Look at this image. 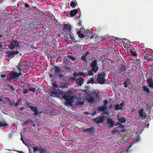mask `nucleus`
Instances as JSON below:
<instances>
[{
    "label": "nucleus",
    "instance_id": "nucleus-57",
    "mask_svg": "<svg viewBox=\"0 0 153 153\" xmlns=\"http://www.w3.org/2000/svg\"><path fill=\"white\" fill-rule=\"evenodd\" d=\"M1 76L2 78H5V77H7V76L4 74H1Z\"/></svg>",
    "mask_w": 153,
    "mask_h": 153
},
{
    "label": "nucleus",
    "instance_id": "nucleus-9",
    "mask_svg": "<svg viewBox=\"0 0 153 153\" xmlns=\"http://www.w3.org/2000/svg\"><path fill=\"white\" fill-rule=\"evenodd\" d=\"M105 117L104 116H102L101 117L98 116L95 118L93 119V121L97 124H99L100 123H103L104 120H105Z\"/></svg>",
    "mask_w": 153,
    "mask_h": 153
},
{
    "label": "nucleus",
    "instance_id": "nucleus-59",
    "mask_svg": "<svg viewBox=\"0 0 153 153\" xmlns=\"http://www.w3.org/2000/svg\"><path fill=\"white\" fill-rule=\"evenodd\" d=\"M73 75L75 77L78 76V73H77L76 72H75L74 73Z\"/></svg>",
    "mask_w": 153,
    "mask_h": 153
},
{
    "label": "nucleus",
    "instance_id": "nucleus-44",
    "mask_svg": "<svg viewBox=\"0 0 153 153\" xmlns=\"http://www.w3.org/2000/svg\"><path fill=\"white\" fill-rule=\"evenodd\" d=\"M93 72V71L92 70L91 71H88V75H93L94 74Z\"/></svg>",
    "mask_w": 153,
    "mask_h": 153
},
{
    "label": "nucleus",
    "instance_id": "nucleus-8",
    "mask_svg": "<svg viewBox=\"0 0 153 153\" xmlns=\"http://www.w3.org/2000/svg\"><path fill=\"white\" fill-rule=\"evenodd\" d=\"M72 27L70 24H65L63 25L62 27V30L65 32H71Z\"/></svg>",
    "mask_w": 153,
    "mask_h": 153
},
{
    "label": "nucleus",
    "instance_id": "nucleus-32",
    "mask_svg": "<svg viewBox=\"0 0 153 153\" xmlns=\"http://www.w3.org/2000/svg\"><path fill=\"white\" fill-rule=\"evenodd\" d=\"M117 120L118 122L121 123H125L126 122V119L124 117H121L120 118H117Z\"/></svg>",
    "mask_w": 153,
    "mask_h": 153
},
{
    "label": "nucleus",
    "instance_id": "nucleus-36",
    "mask_svg": "<svg viewBox=\"0 0 153 153\" xmlns=\"http://www.w3.org/2000/svg\"><path fill=\"white\" fill-rule=\"evenodd\" d=\"M67 57L73 61H75L76 60V59L75 58L73 57L71 55H68Z\"/></svg>",
    "mask_w": 153,
    "mask_h": 153
},
{
    "label": "nucleus",
    "instance_id": "nucleus-64",
    "mask_svg": "<svg viewBox=\"0 0 153 153\" xmlns=\"http://www.w3.org/2000/svg\"><path fill=\"white\" fill-rule=\"evenodd\" d=\"M120 123L119 122H117L116 123V124H115V126H118V125H120Z\"/></svg>",
    "mask_w": 153,
    "mask_h": 153
},
{
    "label": "nucleus",
    "instance_id": "nucleus-54",
    "mask_svg": "<svg viewBox=\"0 0 153 153\" xmlns=\"http://www.w3.org/2000/svg\"><path fill=\"white\" fill-rule=\"evenodd\" d=\"M79 76H83V72H79L78 73Z\"/></svg>",
    "mask_w": 153,
    "mask_h": 153
},
{
    "label": "nucleus",
    "instance_id": "nucleus-62",
    "mask_svg": "<svg viewBox=\"0 0 153 153\" xmlns=\"http://www.w3.org/2000/svg\"><path fill=\"white\" fill-rule=\"evenodd\" d=\"M83 76L84 77H85L86 75H88V73L86 72H83Z\"/></svg>",
    "mask_w": 153,
    "mask_h": 153
},
{
    "label": "nucleus",
    "instance_id": "nucleus-30",
    "mask_svg": "<svg viewBox=\"0 0 153 153\" xmlns=\"http://www.w3.org/2000/svg\"><path fill=\"white\" fill-rule=\"evenodd\" d=\"M69 36H70V38L74 42L76 43L77 42V40H75L74 38V35L73 34V33L72 32H70L69 33Z\"/></svg>",
    "mask_w": 153,
    "mask_h": 153
},
{
    "label": "nucleus",
    "instance_id": "nucleus-39",
    "mask_svg": "<svg viewBox=\"0 0 153 153\" xmlns=\"http://www.w3.org/2000/svg\"><path fill=\"white\" fill-rule=\"evenodd\" d=\"M114 109L116 111L119 110H120V105L118 104H116L114 107Z\"/></svg>",
    "mask_w": 153,
    "mask_h": 153
},
{
    "label": "nucleus",
    "instance_id": "nucleus-5",
    "mask_svg": "<svg viewBox=\"0 0 153 153\" xmlns=\"http://www.w3.org/2000/svg\"><path fill=\"white\" fill-rule=\"evenodd\" d=\"M9 27L6 25L2 24L0 27V31L1 33H4L3 34L5 36H8Z\"/></svg>",
    "mask_w": 153,
    "mask_h": 153
},
{
    "label": "nucleus",
    "instance_id": "nucleus-56",
    "mask_svg": "<svg viewBox=\"0 0 153 153\" xmlns=\"http://www.w3.org/2000/svg\"><path fill=\"white\" fill-rule=\"evenodd\" d=\"M118 127H119V128H122L124 129V128L125 126L124 125H122L121 124V123L120 125V126H118Z\"/></svg>",
    "mask_w": 153,
    "mask_h": 153
},
{
    "label": "nucleus",
    "instance_id": "nucleus-6",
    "mask_svg": "<svg viewBox=\"0 0 153 153\" xmlns=\"http://www.w3.org/2000/svg\"><path fill=\"white\" fill-rule=\"evenodd\" d=\"M20 47L19 42L18 41L15 40H12L10 44L9 45V48L13 50L14 48H19Z\"/></svg>",
    "mask_w": 153,
    "mask_h": 153
},
{
    "label": "nucleus",
    "instance_id": "nucleus-14",
    "mask_svg": "<svg viewBox=\"0 0 153 153\" xmlns=\"http://www.w3.org/2000/svg\"><path fill=\"white\" fill-rule=\"evenodd\" d=\"M17 68L19 71V72H22V71L24 69L25 66L23 63L20 61L16 66Z\"/></svg>",
    "mask_w": 153,
    "mask_h": 153
},
{
    "label": "nucleus",
    "instance_id": "nucleus-24",
    "mask_svg": "<svg viewBox=\"0 0 153 153\" xmlns=\"http://www.w3.org/2000/svg\"><path fill=\"white\" fill-rule=\"evenodd\" d=\"M119 127H116L111 131V133L113 134H116L117 132L118 134L120 133V131H118Z\"/></svg>",
    "mask_w": 153,
    "mask_h": 153
},
{
    "label": "nucleus",
    "instance_id": "nucleus-60",
    "mask_svg": "<svg viewBox=\"0 0 153 153\" xmlns=\"http://www.w3.org/2000/svg\"><path fill=\"white\" fill-rule=\"evenodd\" d=\"M96 111H94L92 113H91L90 115L92 116H94L96 114Z\"/></svg>",
    "mask_w": 153,
    "mask_h": 153
},
{
    "label": "nucleus",
    "instance_id": "nucleus-19",
    "mask_svg": "<svg viewBox=\"0 0 153 153\" xmlns=\"http://www.w3.org/2000/svg\"><path fill=\"white\" fill-rule=\"evenodd\" d=\"M8 124L4 120H0V127H3L6 128Z\"/></svg>",
    "mask_w": 153,
    "mask_h": 153
},
{
    "label": "nucleus",
    "instance_id": "nucleus-61",
    "mask_svg": "<svg viewBox=\"0 0 153 153\" xmlns=\"http://www.w3.org/2000/svg\"><path fill=\"white\" fill-rule=\"evenodd\" d=\"M14 103V106L15 107H17V106L18 105H19V104L17 102H16V103Z\"/></svg>",
    "mask_w": 153,
    "mask_h": 153
},
{
    "label": "nucleus",
    "instance_id": "nucleus-33",
    "mask_svg": "<svg viewBox=\"0 0 153 153\" xmlns=\"http://www.w3.org/2000/svg\"><path fill=\"white\" fill-rule=\"evenodd\" d=\"M143 90L146 92L148 94L150 93V90L149 89L147 86H143Z\"/></svg>",
    "mask_w": 153,
    "mask_h": 153
},
{
    "label": "nucleus",
    "instance_id": "nucleus-1",
    "mask_svg": "<svg viewBox=\"0 0 153 153\" xmlns=\"http://www.w3.org/2000/svg\"><path fill=\"white\" fill-rule=\"evenodd\" d=\"M106 74V72L105 71H104L102 72H100L98 73L97 78L96 79L97 83L100 84H105Z\"/></svg>",
    "mask_w": 153,
    "mask_h": 153
},
{
    "label": "nucleus",
    "instance_id": "nucleus-12",
    "mask_svg": "<svg viewBox=\"0 0 153 153\" xmlns=\"http://www.w3.org/2000/svg\"><path fill=\"white\" fill-rule=\"evenodd\" d=\"M100 38L99 37L95 36H91L90 38V41L92 43L96 44L99 42Z\"/></svg>",
    "mask_w": 153,
    "mask_h": 153
},
{
    "label": "nucleus",
    "instance_id": "nucleus-46",
    "mask_svg": "<svg viewBox=\"0 0 153 153\" xmlns=\"http://www.w3.org/2000/svg\"><path fill=\"white\" fill-rule=\"evenodd\" d=\"M124 103L123 102H122L119 105L120 110H122L123 109V106L124 105Z\"/></svg>",
    "mask_w": 153,
    "mask_h": 153
},
{
    "label": "nucleus",
    "instance_id": "nucleus-63",
    "mask_svg": "<svg viewBox=\"0 0 153 153\" xmlns=\"http://www.w3.org/2000/svg\"><path fill=\"white\" fill-rule=\"evenodd\" d=\"M65 68H67L68 70H70L71 68L70 67H68L67 66H65Z\"/></svg>",
    "mask_w": 153,
    "mask_h": 153
},
{
    "label": "nucleus",
    "instance_id": "nucleus-29",
    "mask_svg": "<svg viewBox=\"0 0 153 153\" xmlns=\"http://www.w3.org/2000/svg\"><path fill=\"white\" fill-rule=\"evenodd\" d=\"M77 33L79 38H83L86 37V35H85V33L84 34L80 30L78 31Z\"/></svg>",
    "mask_w": 153,
    "mask_h": 153
},
{
    "label": "nucleus",
    "instance_id": "nucleus-34",
    "mask_svg": "<svg viewBox=\"0 0 153 153\" xmlns=\"http://www.w3.org/2000/svg\"><path fill=\"white\" fill-rule=\"evenodd\" d=\"M98 110L99 111H105L106 109V107L102 106H100L98 107Z\"/></svg>",
    "mask_w": 153,
    "mask_h": 153
},
{
    "label": "nucleus",
    "instance_id": "nucleus-15",
    "mask_svg": "<svg viewBox=\"0 0 153 153\" xmlns=\"http://www.w3.org/2000/svg\"><path fill=\"white\" fill-rule=\"evenodd\" d=\"M143 109L142 108H141L139 111V115L141 118V119H144L146 117V114H143Z\"/></svg>",
    "mask_w": 153,
    "mask_h": 153
},
{
    "label": "nucleus",
    "instance_id": "nucleus-21",
    "mask_svg": "<svg viewBox=\"0 0 153 153\" xmlns=\"http://www.w3.org/2000/svg\"><path fill=\"white\" fill-rule=\"evenodd\" d=\"M107 123L108 124V126L111 128L114 126V122L112 119H108L107 120Z\"/></svg>",
    "mask_w": 153,
    "mask_h": 153
},
{
    "label": "nucleus",
    "instance_id": "nucleus-45",
    "mask_svg": "<svg viewBox=\"0 0 153 153\" xmlns=\"http://www.w3.org/2000/svg\"><path fill=\"white\" fill-rule=\"evenodd\" d=\"M88 101L90 102H93L94 101V98L92 97H90L88 99Z\"/></svg>",
    "mask_w": 153,
    "mask_h": 153
},
{
    "label": "nucleus",
    "instance_id": "nucleus-26",
    "mask_svg": "<svg viewBox=\"0 0 153 153\" xmlns=\"http://www.w3.org/2000/svg\"><path fill=\"white\" fill-rule=\"evenodd\" d=\"M5 99L6 100L4 102V104H8L10 105H14V103L11 102V100L9 98L5 97Z\"/></svg>",
    "mask_w": 153,
    "mask_h": 153
},
{
    "label": "nucleus",
    "instance_id": "nucleus-4",
    "mask_svg": "<svg viewBox=\"0 0 153 153\" xmlns=\"http://www.w3.org/2000/svg\"><path fill=\"white\" fill-rule=\"evenodd\" d=\"M97 61V59H95L92 61L90 65L91 67V70L94 73H96L99 69Z\"/></svg>",
    "mask_w": 153,
    "mask_h": 153
},
{
    "label": "nucleus",
    "instance_id": "nucleus-37",
    "mask_svg": "<svg viewBox=\"0 0 153 153\" xmlns=\"http://www.w3.org/2000/svg\"><path fill=\"white\" fill-rule=\"evenodd\" d=\"M28 90L29 91H31L33 93H34L36 91V88L33 87L29 88Z\"/></svg>",
    "mask_w": 153,
    "mask_h": 153
},
{
    "label": "nucleus",
    "instance_id": "nucleus-48",
    "mask_svg": "<svg viewBox=\"0 0 153 153\" xmlns=\"http://www.w3.org/2000/svg\"><path fill=\"white\" fill-rule=\"evenodd\" d=\"M104 105H103V106L107 108V104L108 103V102L107 100H104Z\"/></svg>",
    "mask_w": 153,
    "mask_h": 153
},
{
    "label": "nucleus",
    "instance_id": "nucleus-38",
    "mask_svg": "<svg viewBox=\"0 0 153 153\" xmlns=\"http://www.w3.org/2000/svg\"><path fill=\"white\" fill-rule=\"evenodd\" d=\"M31 103L30 102H28L27 100H26L25 102V105L28 106L27 107V108L29 107L30 108V106H31Z\"/></svg>",
    "mask_w": 153,
    "mask_h": 153
},
{
    "label": "nucleus",
    "instance_id": "nucleus-11",
    "mask_svg": "<svg viewBox=\"0 0 153 153\" xmlns=\"http://www.w3.org/2000/svg\"><path fill=\"white\" fill-rule=\"evenodd\" d=\"M63 98L66 101V102H64L65 105H71L72 103L74 102V97Z\"/></svg>",
    "mask_w": 153,
    "mask_h": 153
},
{
    "label": "nucleus",
    "instance_id": "nucleus-20",
    "mask_svg": "<svg viewBox=\"0 0 153 153\" xmlns=\"http://www.w3.org/2000/svg\"><path fill=\"white\" fill-rule=\"evenodd\" d=\"M53 70H54V74L57 73L58 72H60V71H61V68L57 66H55L54 68H52L51 70V71Z\"/></svg>",
    "mask_w": 153,
    "mask_h": 153
},
{
    "label": "nucleus",
    "instance_id": "nucleus-43",
    "mask_svg": "<svg viewBox=\"0 0 153 153\" xmlns=\"http://www.w3.org/2000/svg\"><path fill=\"white\" fill-rule=\"evenodd\" d=\"M24 4H25V7H26V8L29 7V10H30L32 8L31 7H30V5H29V4L27 3H25Z\"/></svg>",
    "mask_w": 153,
    "mask_h": 153
},
{
    "label": "nucleus",
    "instance_id": "nucleus-51",
    "mask_svg": "<svg viewBox=\"0 0 153 153\" xmlns=\"http://www.w3.org/2000/svg\"><path fill=\"white\" fill-rule=\"evenodd\" d=\"M125 81L129 82V84H131V80L129 78H127L126 79H125Z\"/></svg>",
    "mask_w": 153,
    "mask_h": 153
},
{
    "label": "nucleus",
    "instance_id": "nucleus-53",
    "mask_svg": "<svg viewBox=\"0 0 153 153\" xmlns=\"http://www.w3.org/2000/svg\"><path fill=\"white\" fill-rule=\"evenodd\" d=\"M64 85L61 86V88H65L67 87V85H66V83L65 82V83H64Z\"/></svg>",
    "mask_w": 153,
    "mask_h": 153
},
{
    "label": "nucleus",
    "instance_id": "nucleus-7",
    "mask_svg": "<svg viewBox=\"0 0 153 153\" xmlns=\"http://www.w3.org/2000/svg\"><path fill=\"white\" fill-rule=\"evenodd\" d=\"M22 72H19L17 73L16 72L11 71L10 74V78L12 79H18L19 77L22 74Z\"/></svg>",
    "mask_w": 153,
    "mask_h": 153
},
{
    "label": "nucleus",
    "instance_id": "nucleus-50",
    "mask_svg": "<svg viewBox=\"0 0 153 153\" xmlns=\"http://www.w3.org/2000/svg\"><path fill=\"white\" fill-rule=\"evenodd\" d=\"M30 25H31L30 27L32 26L33 27V28L36 29L38 27L37 25L36 24L34 25L32 23L30 24Z\"/></svg>",
    "mask_w": 153,
    "mask_h": 153
},
{
    "label": "nucleus",
    "instance_id": "nucleus-13",
    "mask_svg": "<svg viewBox=\"0 0 153 153\" xmlns=\"http://www.w3.org/2000/svg\"><path fill=\"white\" fill-rule=\"evenodd\" d=\"M73 94V91L69 90L64 93V95H63V98H66L73 97V96H72Z\"/></svg>",
    "mask_w": 153,
    "mask_h": 153
},
{
    "label": "nucleus",
    "instance_id": "nucleus-41",
    "mask_svg": "<svg viewBox=\"0 0 153 153\" xmlns=\"http://www.w3.org/2000/svg\"><path fill=\"white\" fill-rule=\"evenodd\" d=\"M76 3L74 1H72L70 4V6L72 7H74L76 6Z\"/></svg>",
    "mask_w": 153,
    "mask_h": 153
},
{
    "label": "nucleus",
    "instance_id": "nucleus-40",
    "mask_svg": "<svg viewBox=\"0 0 153 153\" xmlns=\"http://www.w3.org/2000/svg\"><path fill=\"white\" fill-rule=\"evenodd\" d=\"M130 53H131V55L133 56H137V53L135 51H131Z\"/></svg>",
    "mask_w": 153,
    "mask_h": 153
},
{
    "label": "nucleus",
    "instance_id": "nucleus-55",
    "mask_svg": "<svg viewBox=\"0 0 153 153\" xmlns=\"http://www.w3.org/2000/svg\"><path fill=\"white\" fill-rule=\"evenodd\" d=\"M84 102L82 101H78L77 102V104L83 105L84 104Z\"/></svg>",
    "mask_w": 153,
    "mask_h": 153
},
{
    "label": "nucleus",
    "instance_id": "nucleus-17",
    "mask_svg": "<svg viewBox=\"0 0 153 153\" xmlns=\"http://www.w3.org/2000/svg\"><path fill=\"white\" fill-rule=\"evenodd\" d=\"M126 71V69L123 65H121L119 67V74L123 75L124 74Z\"/></svg>",
    "mask_w": 153,
    "mask_h": 153
},
{
    "label": "nucleus",
    "instance_id": "nucleus-16",
    "mask_svg": "<svg viewBox=\"0 0 153 153\" xmlns=\"http://www.w3.org/2000/svg\"><path fill=\"white\" fill-rule=\"evenodd\" d=\"M53 75L56 78H58L60 79H62L64 76V75L62 74L61 71L57 73L53 74Z\"/></svg>",
    "mask_w": 153,
    "mask_h": 153
},
{
    "label": "nucleus",
    "instance_id": "nucleus-35",
    "mask_svg": "<svg viewBox=\"0 0 153 153\" xmlns=\"http://www.w3.org/2000/svg\"><path fill=\"white\" fill-rule=\"evenodd\" d=\"M81 59L84 62H87L86 56L85 55H83L82 56Z\"/></svg>",
    "mask_w": 153,
    "mask_h": 153
},
{
    "label": "nucleus",
    "instance_id": "nucleus-23",
    "mask_svg": "<svg viewBox=\"0 0 153 153\" xmlns=\"http://www.w3.org/2000/svg\"><path fill=\"white\" fill-rule=\"evenodd\" d=\"M61 93L59 89L53 88L51 91V93L55 95H57Z\"/></svg>",
    "mask_w": 153,
    "mask_h": 153
},
{
    "label": "nucleus",
    "instance_id": "nucleus-47",
    "mask_svg": "<svg viewBox=\"0 0 153 153\" xmlns=\"http://www.w3.org/2000/svg\"><path fill=\"white\" fill-rule=\"evenodd\" d=\"M29 90L27 89L24 88L23 90V93L24 94H27Z\"/></svg>",
    "mask_w": 153,
    "mask_h": 153
},
{
    "label": "nucleus",
    "instance_id": "nucleus-27",
    "mask_svg": "<svg viewBox=\"0 0 153 153\" xmlns=\"http://www.w3.org/2000/svg\"><path fill=\"white\" fill-rule=\"evenodd\" d=\"M78 12L77 9H75L70 11V14L71 16L73 17L75 16Z\"/></svg>",
    "mask_w": 153,
    "mask_h": 153
},
{
    "label": "nucleus",
    "instance_id": "nucleus-18",
    "mask_svg": "<svg viewBox=\"0 0 153 153\" xmlns=\"http://www.w3.org/2000/svg\"><path fill=\"white\" fill-rule=\"evenodd\" d=\"M146 82L150 88H153V79L151 77H149V79L146 80Z\"/></svg>",
    "mask_w": 153,
    "mask_h": 153
},
{
    "label": "nucleus",
    "instance_id": "nucleus-31",
    "mask_svg": "<svg viewBox=\"0 0 153 153\" xmlns=\"http://www.w3.org/2000/svg\"><path fill=\"white\" fill-rule=\"evenodd\" d=\"M85 34V35H86V37H85L86 39H90L91 36H93V33L91 32H90V31L86 32Z\"/></svg>",
    "mask_w": 153,
    "mask_h": 153
},
{
    "label": "nucleus",
    "instance_id": "nucleus-28",
    "mask_svg": "<svg viewBox=\"0 0 153 153\" xmlns=\"http://www.w3.org/2000/svg\"><path fill=\"white\" fill-rule=\"evenodd\" d=\"M96 78V76H94L92 77L90 79V80H88L87 81V83H92V84H97V82L94 80Z\"/></svg>",
    "mask_w": 153,
    "mask_h": 153
},
{
    "label": "nucleus",
    "instance_id": "nucleus-3",
    "mask_svg": "<svg viewBox=\"0 0 153 153\" xmlns=\"http://www.w3.org/2000/svg\"><path fill=\"white\" fill-rule=\"evenodd\" d=\"M6 54L5 55V59L9 60L14 57L15 55L19 53L17 51H13L12 50L8 51L5 52Z\"/></svg>",
    "mask_w": 153,
    "mask_h": 153
},
{
    "label": "nucleus",
    "instance_id": "nucleus-49",
    "mask_svg": "<svg viewBox=\"0 0 153 153\" xmlns=\"http://www.w3.org/2000/svg\"><path fill=\"white\" fill-rule=\"evenodd\" d=\"M8 87L10 90H11L13 91H14L15 90V88H14L13 86L11 85H9Z\"/></svg>",
    "mask_w": 153,
    "mask_h": 153
},
{
    "label": "nucleus",
    "instance_id": "nucleus-10",
    "mask_svg": "<svg viewBox=\"0 0 153 153\" xmlns=\"http://www.w3.org/2000/svg\"><path fill=\"white\" fill-rule=\"evenodd\" d=\"M83 130L84 132L90 134H94L96 131L95 128L92 126L89 128L83 129Z\"/></svg>",
    "mask_w": 153,
    "mask_h": 153
},
{
    "label": "nucleus",
    "instance_id": "nucleus-58",
    "mask_svg": "<svg viewBox=\"0 0 153 153\" xmlns=\"http://www.w3.org/2000/svg\"><path fill=\"white\" fill-rule=\"evenodd\" d=\"M53 86L55 87H56V88H58V85H57V84L55 83H54L53 85Z\"/></svg>",
    "mask_w": 153,
    "mask_h": 153
},
{
    "label": "nucleus",
    "instance_id": "nucleus-42",
    "mask_svg": "<svg viewBox=\"0 0 153 153\" xmlns=\"http://www.w3.org/2000/svg\"><path fill=\"white\" fill-rule=\"evenodd\" d=\"M123 86L125 88H127L128 85L129 84L128 82L125 81L123 83Z\"/></svg>",
    "mask_w": 153,
    "mask_h": 153
},
{
    "label": "nucleus",
    "instance_id": "nucleus-22",
    "mask_svg": "<svg viewBox=\"0 0 153 153\" xmlns=\"http://www.w3.org/2000/svg\"><path fill=\"white\" fill-rule=\"evenodd\" d=\"M76 82L78 86H81L83 83L84 79L81 77L76 80Z\"/></svg>",
    "mask_w": 153,
    "mask_h": 153
},
{
    "label": "nucleus",
    "instance_id": "nucleus-25",
    "mask_svg": "<svg viewBox=\"0 0 153 153\" xmlns=\"http://www.w3.org/2000/svg\"><path fill=\"white\" fill-rule=\"evenodd\" d=\"M30 108L32 111L34 112L35 115H37L39 114V112L36 107L30 106Z\"/></svg>",
    "mask_w": 153,
    "mask_h": 153
},
{
    "label": "nucleus",
    "instance_id": "nucleus-2",
    "mask_svg": "<svg viewBox=\"0 0 153 153\" xmlns=\"http://www.w3.org/2000/svg\"><path fill=\"white\" fill-rule=\"evenodd\" d=\"M33 153H49L46 149L39 146H36L33 147Z\"/></svg>",
    "mask_w": 153,
    "mask_h": 153
},
{
    "label": "nucleus",
    "instance_id": "nucleus-52",
    "mask_svg": "<svg viewBox=\"0 0 153 153\" xmlns=\"http://www.w3.org/2000/svg\"><path fill=\"white\" fill-rule=\"evenodd\" d=\"M32 122V120L30 119H28L27 120L25 121L24 123H27L30 122Z\"/></svg>",
    "mask_w": 153,
    "mask_h": 153
}]
</instances>
